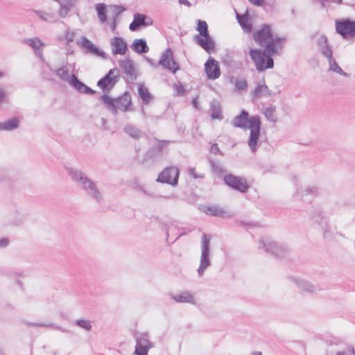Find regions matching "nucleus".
Returning a JSON list of instances; mask_svg holds the SVG:
<instances>
[{
  "mask_svg": "<svg viewBox=\"0 0 355 355\" xmlns=\"http://www.w3.org/2000/svg\"><path fill=\"white\" fill-rule=\"evenodd\" d=\"M284 42V37L273 36L262 46L263 49H250L249 55L259 72H263L274 67L275 63L272 57L277 54L279 49L283 48Z\"/></svg>",
  "mask_w": 355,
  "mask_h": 355,
  "instance_id": "nucleus-1",
  "label": "nucleus"
},
{
  "mask_svg": "<svg viewBox=\"0 0 355 355\" xmlns=\"http://www.w3.org/2000/svg\"><path fill=\"white\" fill-rule=\"evenodd\" d=\"M232 124L236 128L250 130L248 144L251 150L256 152L261 135V117L259 115L250 116L248 112L242 110L240 114L233 119Z\"/></svg>",
  "mask_w": 355,
  "mask_h": 355,
  "instance_id": "nucleus-2",
  "label": "nucleus"
},
{
  "mask_svg": "<svg viewBox=\"0 0 355 355\" xmlns=\"http://www.w3.org/2000/svg\"><path fill=\"white\" fill-rule=\"evenodd\" d=\"M68 175L71 180L80 188L85 193L94 200L98 204L101 203L103 200V193L98 188L96 184L92 180L81 170L77 168L66 167Z\"/></svg>",
  "mask_w": 355,
  "mask_h": 355,
  "instance_id": "nucleus-3",
  "label": "nucleus"
},
{
  "mask_svg": "<svg viewBox=\"0 0 355 355\" xmlns=\"http://www.w3.org/2000/svg\"><path fill=\"white\" fill-rule=\"evenodd\" d=\"M100 99L113 114H116L118 110L127 112L131 109L132 97L129 92H125L117 98H112L109 95L103 94L101 96Z\"/></svg>",
  "mask_w": 355,
  "mask_h": 355,
  "instance_id": "nucleus-4",
  "label": "nucleus"
},
{
  "mask_svg": "<svg viewBox=\"0 0 355 355\" xmlns=\"http://www.w3.org/2000/svg\"><path fill=\"white\" fill-rule=\"evenodd\" d=\"M196 31L199 34L194 36V40L207 53H213L215 51L216 43L209 35L207 23L204 20L198 19Z\"/></svg>",
  "mask_w": 355,
  "mask_h": 355,
  "instance_id": "nucleus-5",
  "label": "nucleus"
},
{
  "mask_svg": "<svg viewBox=\"0 0 355 355\" xmlns=\"http://www.w3.org/2000/svg\"><path fill=\"white\" fill-rule=\"evenodd\" d=\"M210 242L211 236L204 233L202 236L200 265L197 270L199 277H202L205 270L211 264L210 259Z\"/></svg>",
  "mask_w": 355,
  "mask_h": 355,
  "instance_id": "nucleus-6",
  "label": "nucleus"
},
{
  "mask_svg": "<svg viewBox=\"0 0 355 355\" xmlns=\"http://www.w3.org/2000/svg\"><path fill=\"white\" fill-rule=\"evenodd\" d=\"M259 248H264L265 251L277 259H282L289 253V248L286 244H281L270 239H261Z\"/></svg>",
  "mask_w": 355,
  "mask_h": 355,
  "instance_id": "nucleus-7",
  "label": "nucleus"
},
{
  "mask_svg": "<svg viewBox=\"0 0 355 355\" xmlns=\"http://www.w3.org/2000/svg\"><path fill=\"white\" fill-rule=\"evenodd\" d=\"M336 32L343 40H349L355 37V20L350 18L336 19L335 21Z\"/></svg>",
  "mask_w": 355,
  "mask_h": 355,
  "instance_id": "nucleus-8",
  "label": "nucleus"
},
{
  "mask_svg": "<svg viewBox=\"0 0 355 355\" xmlns=\"http://www.w3.org/2000/svg\"><path fill=\"white\" fill-rule=\"evenodd\" d=\"M180 169L177 166H169L162 171L156 179L157 182L176 187L178 184Z\"/></svg>",
  "mask_w": 355,
  "mask_h": 355,
  "instance_id": "nucleus-9",
  "label": "nucleus"
},
{
  "mask_svg": "<svg viewBox=\"0 0 355 355\" xmlns=\"http://www.w3.org/2000/svg\"><path fill=\"white\" fill-rule=\"evenodd\" d=\"M223 182L230 188L241 193H246L250 189V185L245 178L236 176L232 173L225 175Z\"/></svg>",
  "mask_w": 355,
  "mask_h": 355,
  "instance_id": "nucleus-10",
  "label": "nucleus"
},
{
  "mask_svg": "<svg viewBox=\"0 0 355 355\" xmlns=\"http://www.w3.org/2000/svg\"><path fill=\"white\" fill-rule=\"evenodd\" d=\"M309 220L313 224H317L323 232L324 238H329L331 236V231L328 223V219L324 216L322 210L320 209H315L309 216Z\"/></svg>",
  "mask_w": 355,
  "mask_h": 355,
  "instance_id": "nucleus-11",
  "label": "nucleus"
},
{
  "mask_svg": "<svg viewBox=\"0 0 355 355\" xmlns=\"http://www.w3.org/2000/svg\"><path fill=\"white\" fill-rule=\"evenodd\" d=\"M221 63L230 71L241 69L243 67L241 55L234 51H227L221 58Z\"/></svg>",
  "mask_w": 355,
  "mask_h": 355,
  "instance_id": "nucleus-12",
  "label": "nucleus"
},
{
  "mask_svg": "<svg viewBox=\"0 0 355 355\" xmlns=\"http://www.w3.org/2000/svg\"><path fill=\"white\" fill-rule=\"evenodd\" d=\"M273 36L272 26L269 24H263L260 28L254 31L252 39L257 45L263 46Z\"/></svg>",
  "mask_w": 355,
  "mask_h": 355,
  "instance_id": "nucleus-13",
  "label": "nucleus"
},
{
  "mask_svg": "<svg viewBox=\"0 0 355 355\" xmlns=\"http://www.w3.org/2000/svg\"><path fill=\"white\" fill-rule=\"evenodd\" d=\"M158 64L173 73H175L180 69L178 62L174 60L173 53L171 48H168L162 53Z\"/></svg>",
  "mask_w": 355,
  "mask_h": 355,
  "instance_id": "nucleus-14",
  "label": "nucleus"
},
{
  "mask_svg": "<svg viewBox=\"0 0 355 355\" xmlns=\"http://www.w3.org/2000/svg\"><path fill=\"white\" fill-rule=\"evenodd\" d=\"M322 193V189L317 185L311 184L304 189L299 190L297 189L295 196L296 198L304 202H311L314 198L320 196Z\"/></svg>",
  "mask_w": 355,
  "mask_h": 355,
  "instance_id": "nucleus-15",
  "label": "nucleus"
},
{
  "mask_svg": "<svg viewBox=\"0 0 355 355\" xmlns=\"http://www.w3.org/2000/svg\"><path fill=\"white\" fill-rule=\"evenodd\" d=\"M76 44L80 47L84 49V53L86 54H93L103 59L106 58V53L92 43L85 36H83L81 37V40L77 41Z\"/></svg>",
  "mask_w": 355,
  "mask_h": 355,
  "instance_id": "nucleus-16",
  "label": "nucleus"
},
{
  "mask_svg": "<svg viewBox=\"0 0 355 355\" xmlns=\"http://www.w3.org/2000/svg\"><path fill=\"white\" fill-rule=\"evenodd\" d=\"M148 336L149 334L147 332H144L138 336H135L136 338L135 354L148 355V350L152 347V345L148 340Z\"/></svg>",
  "mask_w": 355,
  "mask_h": 355,
  "instance_id": "nucleus-17",
  "label": "nucleus"
},
{
  "mask_svg": "<svg viewBox=\"0 0 355 355\" xmlns=\"http://www.w3.org/2000/svg\"><path fill=\"white\" fill-rule=\"evenodd\" d=\"M205 71L209 80H216L220 76L218 62L213 58L209 57L205 64Z\"/></svg>",
  "mask_w": 355,
  "mask_h": 355,
  "instance_id": "nucleus-18",
  "label": "nucleus"
},
{
  "mask_svg": "<svg viewBox=\"0 0 355 355\" xmlns=\"http://www.w3.org/2000/svg\"><path fill=\"white\" fill-rule=\"evenodd\" d=\"M155 140L157 142V144L152 146L147 151L146 154L147 159H155L160 157L163 154L164 148L171 142L168 140H159L157 139H155Z\"/></svg>",
  "mask_w": 355,
  "mask_h": 355,
  "instance_id": "nucleus-19",
  "label": "nucleus"
},
{
  "mask_svg": "<svg viewBox=\"0 0 355 355\" xmlns=\"http://www.w3.org/2000/svg\"><path fill=\"white\" fill-rule=\"evenodd\" d=\"M69 85L73 87L78 92L84 94L94 95L96 91L90 87L86 85L84 83L78 79V78L72 74L69 80Z\"/></svg>",
  "mask_w": 355,
  "mask_h": 355,
  "instance_id": "nucleus-20",
  "label": "nucleus"
},
{
  "mask_svg": "<svg viewBox=\"0 0 355 355\" xmlns=\"http://www.w3.org/2000/svg\"><path fill=\"white\" fill-rule=\"evenodd\" d=\"M317 45L320 53L327 60L333 57V50L329 44L328 38L325 35H321L317 40Z\"/></svg>",
  "mask_w": 355,
  "mask_h": 355,
  "instance_id": "nucleus-21",
  "label": "nucleus"
},
{
  "mask_svg": "<svg viewBox=\"0 0 355 355\" xmlns=\"http://www.w3.org/2000/svg\"><path fill=\"white\" fill-rule=\"evenodd\" d=\"M119 75L116 74L114 78H109L107 76H104L97 82V86L101 88L103 94H107L115 86L118 82Z\"/></svg>",
  "mask_w": 355,
  "mask_h": 355,
  "instance_id": "nucleus-22",
  "label": "nucleus"
},
{
  "mask_svg": "<svg viewBox=\"0 0 355 355\" xmlns=\"http://www.w3.org/2000/svg\"><path fill=\"white\" fill-rule=\"evenodd\" d=\"M112 53L114 55H124L128 50V44L123 37H114L111 40Z\"/></svg>",
  "mask_w": 355,
  "mask_h": 355,
  "instance_id": "nucleus-23",
  "label": "nucleus"
},
{
  "mask_svg": "<svg viewBox=\"0 0 355 355\" xmlns=\"http://www.w3.org/2000/svg\"><path fill=\"white\" fill-rule=\"evenodd\" d=\"M294 281L298 286L299 289L304 292H306L310 294H315L321 290V288L318 285L313 284L311 282L305 279H294Z\"/></svg>",
  "mask_w": 355,
  "mask_h": 355,
  "instance_id": "nucleus-24",
  "label": "nucleus"
},
{
  "mask_svg": "<svg viewBox=\"0 0 355 355\" xmlns=\"http://www.w3.org/2000/svg\"><path fill=\"white\" fill-rule=\"evenodd\" d=\"M119 64L121 70L130 78L132 80H135L137 78L132 60L130 58H126L124 60H120L119 62Z\"/></svg>",
  "mask_w": 355,
  "mask_h": 355,
  "instance_id": "nucleus-25",
  "label": "nucleus"
},
{
  "mask_svg": "<svg viewBox=\"0 0 355 355\" xmlns=\"http://www.w3.org/2000/svg\"><path fill=\"white\" fill-rule=\"evenodd\" d=\"M199 209L201 211L204 212L207 215L220 218H224L226 216V211L218 205H201Z\"/></svg>",
  "mask_w": 355,
  "mask_h": 355,
  "instance_id": "nucleus-26",
  "label": "nucleus"
},
{
  "mask_svg": "<svg viewBox=\"0 0 355 355\" xmlns=\"http://www.w3.org/2000/svg\"><path fill=\"white\" fill-rule=\"evenodd\" d=\"M171 297L178 303H189L196 304V301L194 296L189 291H184L180 294H171Z\"/></svg>",
  "mask_w": 355,
  "mask_h": 355,
  "instance_id": "nucleus-27",
  "label": "nucleus"
},
{
  "mask_svg": "<svg viewBox=\"0 0 355 355\" xmlns=\"http://www.w3.org/2000/svg\"><path fill=\"white\" fill-rule=\"evenodd\" d=\"M130 48L139 54L146 53L149 51L146 40L144 38L135 39L130 45Z\"/></svg>",
  "mask_w": 355,
  "mask_h": 355,
  "instance_id": "nucleus-28",
  "label": "nucleus"
},
{
  "mask_svg": "<svg viewBox=\"0 0 355 355\" xmlns=\"http://www.w3.org/2000/svg\"><path fill=\"white\" fill-rule=\"evenodd\" d=\"M236 19L245 33H250L253 31L252 24L250 21L248 15L236 14Z\"/></svg>",
  "mask_w": 355,
  "mask_h": 355,
  "instance_id": "nucleus-29",
  "label": "nucleus"
},
{
  "mask_svg": "<svg viewBox=\"0 0 355 355\" xmlns=\"http://www.w3.org/2000/svg\"><path fill=\"white\" fill-rule=\"evenodd\" d=\"M19 126V120L18 117L13 116L8 120L0 122V130L12 131Z\"/></svg>",
  "mask_w": 355,
  "mask_h": 355,
  "instance_id": "nucleus-30",
  "label": "nucleus"
},
{
  "mask_svg": "<svg viewBox=\"0 0 355 355\" xmlns=\"http://www.w3.org/2000/svg\"><path fill=\"white\" fill-rule=\"evenodd\" d=\"M138 95L144 105H148L153 97L148 89L142 83L138 85Z\"/></svg>",
  "mask_w": 355,
  "mask_h": 355,
  "instance_id": "nucleus-31",
  "label": "nucleus"
},
{
  "mask_svg": "<svg viewBox=\"0 0 355 355\" xmlns=\"http://www.w3.org/2000/svg\"><path fill=\"white\" fill-rule=\"evenodd\" d=\"M135 21H137L138 25L141 28L151 26L153 24V20L149 16L141 13H135L134 15Z\"/></svg>",
  "mask_w": 355,
  "mask_h": 355,
  "instance_id": "nucleus-32",
  "label": "nucleus"
},
{
  "mask_svg": "<svg viewBox=\"0 0 355 355\" xmlns=\"http://www.w3.org/2000/svg\"><path fill=\"white\" fill-rule=\"evenodd\" d=\"M123 131L130 137L137 140L140 139L142 136L141 130L131 124H127L125 125Z\"/></svg>",
  "mask_w": 355,
  "mask_h": 355,
  "instance_id": "nucleus-33",
  "label": "nucleus"
},
{
  "mask_svg": "<svg viewBox=\"0 0 355 355\" xmlns=\"http://www.w3.org/2000/svg\"><path fill=\"white\" fill-rule=\"evenodd\" d=\"M23 42L31 47L34 51L39 49H43L46 46V44L40 40V38L37 37L24 39Z\"/></svg>",
  "mask_w": 355,
  "mask_h": 355,
  "instance_id": "nucleus-34",
  "label": "nucleus"
},
{
  "mask_svg": "<svg viewBox=\"0 0 355 355\" xmlns=\"http://www.w3.org/2000/svg\"><path fill=\"white\" fill-rule=\"evenodd\" d=\"M329 62V70L333 72H335L336 73H338L344 77H349V74L344 71L338 65L336 60L334 58V57H331V58L328 59Z\"/></svg>",
  "mask_w": 355,
  "mask_h": 355,
  "instance_id": "nucleus-35",
  "label": "nucleus"
},
{
  "mask_svg": "<svg viewBox=\"0 0 355 355\" xmlns=\"http://www.w3.org/2000/svg\"><path fill=\"white\" fill-rule=\"evenodd\" d=\"M98 18L101 23H105L107 20V6L103 3H97L95 6Z\"/></svg>",
  "mask_w": 355,
  "mask_h": 355,
  "instance_id": "nucleus-36",
  "label": "nucleus"
},
{
  "mask_svg": "<svg viewBox=\"0 0 355 355\" xmlns=\"http://www.w3.org/2000/svg\"><path fill=\"white\" fill-rule=\"evenodd\" d=\"M35 13L41 19L46 22L53 23L58 19V15L55 13H49L42 10H37Z\"/></svg>",
  "mask_w": 355,
  "mask_h": 355,
  "instance_id": "nucleus-37",
  "label": "nucleus"
},
{
  "mask_svg": "<svg viewBox=\"0 0 355 355\" xmlns=\"http://www.w3.org/2000/svg\"><path fill=\"white\" fill-rule=\"evenodd\" d=\"M211 117L213 119L221 120L223 117L221 113V107L218 102L213 101L211 103Z\"/></svg>",
  "mask_w": 355,
  "mask_h": 355,
  "instance_id": "nucleus-38",
  "label": "nucleus"
},
{
  "mask_svg": "<svg viewBox=\"0 0 355 355\" xmlns=\"http://www.w3.org/2000/svg\"><path fill=\"white\" fill-rule=\"evenodd\" d=\"M276 107L274 105H270L266 108L263 114L266 118L271 122L275 123L277 121V116L275 114Z\"/></svg>",
  "mask_w": 355,
  "mask_h": 355,
  "instance_id": "nucleus-39",
  "label": "nucleus"
},
{
  "mask_svg": "<svg viewBox=\"0 0 355 355\" xmlns=\"http://www.w3.org/2000/svg\"><path fill=\"white\" fill-rule=\"evenodd\" d=\"M55 74L61 80L67 81L69 83L71 76H69V69L67 68V67L63 66L56 69Z\"/></svg>",
  "mask_w": 355,
  "mask_h": 355,
  "instance_id": "nucleus-40",
  "label": "nucleus"
},
{
  "mask_svg": "<svg viewBox=\"0 0 355 355\" xmlns=\"http://www.w3.org/2000/svg\"><path fill=\"white\" fill-rule=\"evenodd\" d=\"M28 325L33 326V327H51L54 328L55 329L60 330L62 332H69L67 329H65L60 326L55 325L53 323H33V322H28Z\"/></svg>",
  "mask_w": 355,
  "mask_h": 355,
  "instance_id": "nucleus-41",
  "label": "nucleus"
},
{
  "mask_svg": "<svg viewBox=\"0 0 355 355\" xmlns=\"http://www.w3.org/2000/svg\"><path fill=\"white\" fill-rule=\"evenodd\" d=\"M74 324L86 331H90L92 328L90 321L85 319L76 320Z\"/></svg>",
  "mask_w": 355,
  "mask_h": 355,
  "instance_id": "nucleus-42",
  "label": "nucleus"
},
{
  "mask_svg": "<svg viewBox=\"0 0 355 355\" xmlns=\"http://www.w3.org/2000/svg\"><path fill=\"white\" fill-rule=\"evenodd\" d=\"M263 83H258L257 85L254 87V89L250 92V95L253 99L259 98L263 94Z\"/></svg>",
  "mask_w": 355,
  "mask_h": 355,
  "instance_id": "nucleus-43",
  "label": "nucleus"
},
{
  "mask_svg": "<svg viewBox=\"0 0 355 355\" xmlns=\"http://www.w3.org/2000/svg\"><path fill=\"white\" fill-rule=\"evenodd\" d=\"M60 8L59 10V15L61 17H64L69 12L73 4L71 3H60Z\"/></svg>",
  "mask_w": 355,
  "mask_h": 355,
  "instance_id": "nucleus-44",
  "label": "nucleus"
},
{
  "mask_svg": "<svg viewBox=\"0 0 355 355\" xmlns=\"http://www.w3.org/2000/svg\"><path fill=\"white\" fill-rule=\"evenodd\" d=\"M336 355H355V349L353 346L348 345L345 350L338 351Z\"/></svg>",
  "mask_w": 355,
  "mask_h": 355,
  "instance_id": "nucleus-45",
  "label": "nucleus"
},
{
  "mask_svg": "<svg viewBox=\"0 0 355 355\" xmlns=\"http://www.w3.org/2000/svg\"><path fill=\"white\" fill-rule=\"evenodd\" d=\"M114 12L112 15V19L116 20L119 16L125 10V8L122 6L115 5L113 6Z\"/></svg>",
  "mask_w": 355,
  "mask_h": 355,
  "instance_id": "nucleus-46",
  "label": "nucleus"
},
{
  "mask_svg": "<svg viewBox=\"0 0 355 355\" xmlns=\"http://www.w3.org/2000/svg\"><path fill=\"white\" fill-rule=\"evenodd\" d=\"M235 87L239 90H244L248 87V82L245 79H237L235 83Z\"/></svg>",
  "mask_w": 355,
  "mask_h": 355,
  "instance_id": "nucleus-47",
  "label": "nucleus"
},
{
  "mask_svg": "<svg viewBox=\"0 0 355 355\" xmlns=\"http://www.w3.org/2000/svg\"><path fill=\"white\" fill-rule=\"evenodd\" d=\"M16 215H17V218H16L13 221V225H22L26 220V216L24 215H21L17 212L16 213Z\"/></svg>",
  "mask_w": 355,
  "mask_h": 355,
  "instance_id": "nucleus-48",
  "label": "nucleus"
},
{
  "mask_svg": "<svg viewBox=\"0 0 355 355\" xmlns=\"http://www.w3.org/2000/svg\"><path fill=\"white\" fill-rule=\"evenodd\" d=\"M211 167L212 170L216 173H220L223 171L222 166L218 164L214 161L211 162Z\"/></svg>",
  "mask_w": 355,
  "mask_h": 355,
  "instance_id": "nucleus-49",
  "label": "nucleus"
},
{
  "mask_svg": "<svg viewBox=\"0 0 355 355\" xmlns=\"http://www.w3.org/2000/svg\"><path fill=\"white\" fill-rule=\"evenodd\" d=\"M210 152L214 155H223V153L220 150L217 144H214L211 145V146L210 148Z\"/></svg>",
  "mask_w": 355,
  "mask_h": 355,
  "instance_id": "nucleus-50",
  "label": "nucleus"
},
{
  "mask_svg": "<svg viewBox=\"0 0 355 355\" xmlns=\"http://www.w3.org/2000/svg\"><path fill=\"white\" fill-rule=\"evenodd\" d=\"M129 29L131 31H137L141 29V27L138 25L137 21H135V18L133 21L130 24Z\"/></svg>",
  "mask_w": 355,
  "mask_h": 355,
  "instance_id": "nucleus-51",
  "label": "nucleus"
},
{
  "mask_svg": "<svg viewBox=\"0 0 355 355\" xmlns=\"http://www.w3.org/2000/svg\"><path fill=\"white\" fill-rule=\"evenodd\" d=\"M74 35H75V34L73 32H70L68 31L65 33L64 37H65V40L67 42V43L73 42Z\"/></svg>",
  "mask_w": 355,
  "mask_h": 355,
  "instance_id": "nucleus-52",
  "label": "nucleus"
},
{
  "mask_svg": "<svg viewBox=\"0 0 355 355\" xmlns=\"http://www.w3.org/2000/svg\"><path fill=\"white\" fill-rule=\"evenodd\" d=\"M185 93V89L182 83L176 87V95L183 96Z\"/></svg>",
  "mask_w": 355,
  "mask_h": 355,
  "instance_id": "nucleus-53",
  "label": "nucleus"
},
{
  "mask_svg": "<svg viewBox=\"0 0 355 355\" xmlns=\"http://www.w3.org/2000/svg\"><path fill=\"white\" fill-rule=\"evenodd\" d=\"M162 229L165 231L166 235V241L168 242L170 225L167 223L162 224Z\"/></svg>",
  "mask_w": 355,
  "mask_h": 355,
  "instance_id": "nucleus-54",
  "label": "nucleus"
},
{
  "mask_svg": "<svg viewBox=\"0 0 355 355\" xmlns=\"http://www.w3.org/2000/svg\"><path fill=\"white\" fill-rule=\"evenodd\" d=\"M42 49H39L35 51H34L35 55H37L42 62H44L45 61L44 57L42 54Z\"/></svg>",
  "mask_w": 355,
  "mask_h": 355,
  "instance_id": "nucleus-55",
  "label": "nucleus"
},
{
  "mask_svg": "<svg viewBox=\"0 0 355 355\" xmlns=\"http://www.w3.org/2000/svg\"><path fill=\"white\" fill-rule=\"evenodd\" d=\"M115 71L116 72V74L119 75V70L116 68H113L110 69L109 71L105 76H107L109 78H114V76H115L114 75V73Z\"/></svg>",
  "mask_w": 355,
  "mask_h": 355,
  "instance_id": "nucleus-56",
  "label": "nucleus"
},
{
  "mask_svg": "<svg viewBox=\"0 0 355 355\" xmlns=\"http://www.w3.org/2000/svg\"><path fill=\"white\" fill-rule=\"evenodd\" d=\"M263 95L270 96L272 95V91L269 89L268 87L263 83Z\"/></svg>",
  "mask_w": 355,
  "mask_h": 355,
  "instance_id": "nucleus-57",
  "label": "nucleus"
},
{
  "mask_svg": "<svg viewBox=\"0 0 355 355\" xmlns=\"http://www.w3.org/2000/svg\"><path fill=\"white\" fill-rule=\"evenodd\" d=\"M9 240L7 238H2L0 239V248H6L8 245Z\"/></svg>",
  "mask_w": 355,
  "mask_h": 355,
  "instance_id": "nucleus-58",
  "label": "nucleus"
},
{
  "mask_svg": "<svg viewBox=\"0 0 355 355\" xmlns=\"http://www.w3.org/2000/svg\"><path fill=\"white\" fill-rule=\"evenodd\" d=\"M189 175H191L194 179H198V178H202L201 175L197 174L196 173V169L195 168H191L189 169Z\"/></svg>",
  "mask_w": 355,
  "mask_h": 355,
  "instance_id": "nucleus-59",
  "label": "nucleus"
},
{
  "mask_svg": "<svg viewBox=\"0 0 355 355\" xmlns=\"http://www.w3.org/2000/svg\"><path fill=\"white\" fill-rule=\"evenodd\" d=\"M249 1L258 7L262 6L264 3V0H249Z\"/></svg>",
  "mask_w": 355,
  "mask_h": 355,
  "instance_id": "nucleus-60",
  "label": "nucleus"
},
{
  "mask_svg": "<svg viewBox=\"0 0 355 355\" xmlns=\"http://www.w3.org/2000/svg\"><path fill=\"white\" fill-rule=\"evenodd\" d=\"M144 59L146 60V62L148 64H150L154 68H157L159 66L158 63H157V64L155 63L153 59H151L147 56H144Z\"/></svg>",
  "mask_w": 355,
  "mask_h": 355,
  "instance_id": "nucleus-61",
  "label": "nucleus"
},
{
  "mask_svg": "<svg viewBox=\"0 0 355 355\" xmlns=\"http://www.w3.org/2000/svg\"><path fill=\"white\" fill-rule=\"evenodd\" d=\"M58 1L59 3H71L73 4L76 0H55Z\"/></svg>",
  "mask_w": 355,
  "mask_h": 355,
  "instance_id": "nucleus-62",
  "label": "nucleus"
},
{
  "mask_svg": "<svg viewBox=\"0 0 355 355\" xmlns=\"http://www.w3.org/2000/svg\"><path fill=\"white\" fill-rule=\"evenodd\" d=\"M6 98V94L3 89L0 88V103H2Z\"/></svg>",
  "mask_w": 355,
  "mask_h": 355,
  "instance_id": "nucleus-63",
  "label": "nucleus"
},
{
  "mask_svg": "<svg viewBox=\"0 0 355 355\" xmlns=\"http://www.w3.org/2000/svg\"><path fill=\"white\" fill-rule=\"evenodd\" d=\"M318 1L320 2L321 6L323 8H325L328 6V3H329V1L328 0H318Z\"/></svg>",
  "mask_w": 355,
  "mask_h": 355,
  "instance_id": "nucleus-64",
  "label": "nucleus"
}]
</instances>
